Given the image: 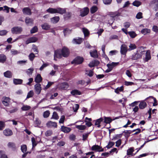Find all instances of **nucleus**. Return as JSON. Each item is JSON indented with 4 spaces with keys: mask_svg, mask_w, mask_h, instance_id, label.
Returning <instances> with one entry per match:
<instances>
[{
    "mask_svg": "<svg viewBox=\"0 0 158 158\" xmlns=\"http://www.w3.org/2000/svg\"><path fill=\"white\" fill-rule=\"evenodd\" d=\"M71 15V14L68 12L64 15V18L65 20H67L70 17Z\"/></svg>",
    "mask_w": 158,
    "mask_h": 158,
    "instance_id": "62",
    "label": "nucleus"
},
{
    "mask_svg": "<svg viewBox=\"0 0 158 158\" xmlns=\"http://www.w3.org/2000/svg\"><path fill=\"white\" fill-rule=\"evenodd\" d=\"M3 10L4 11H6L7 13H8L9 12L10 8L6 6H5L3 7Z\"/></svg>",
    "mask_w": 158,
    "mask_h": 158,
    "instance_id": "59",
    "label": "nucleus"
},
{
    "mask_svg": "<svg viewBox=\"0 0 158 158\" xmlns=\"http://www.w3.org/2000/svg\"><path fill=\"white\" fill-rule=\"evenodd\" d=\"M99 62L97 60H94L90 62L89 66L91 68L94 67L96 64H99Z\"/></svg>",
    "mask_w": 158,
    "mask_h": 158,
    "instance_id": "34",
    "label": "nucleus"
},
{
    "mask_svg": "<svg viewBox=\"0 0 158 158\" xmlns=\"http://www.w3.org/2000/svg\"><path fill=\"white\" fill-rule=\"evenodd\" d=\"M90 56L94 58H97L98 56L97 52L96 50H94L90 52Z\"/></svg>",
    "mask_w": 158,
    "mask_h": 158,
    "instance_id": "22",
    "label": "nucleus"
},
{
    "mask_svg": "<svg viewBox=\"0 0 158 158\" xmlns=\"http://www.w3.org/2000/svg\"><path fill=\"white\" fill-rule=\"evenodd\" d=\"M52 118L56 120H57L59 118V116L56 112H53V114L52 115Z\"/></svg>",
    "mask_w": 158,
    "mask_h": 158,
    "instance_id": "55",
    "label": "nucleus"
},
{
    "mask_svg": "<svg viewBox=\"0 0 158 158\" xmlns=\"http://www.w3.org/2000/svg\"><path fill=\"white\" fill-rule=\"evenodd\" d=\"M34 20L29 18V17H27L25 19V22L28 25L30 24H32Z\"/></svg>",
    "mask_w": 158,
    "mask_h": 158,
    "instance_id": "31",
    "label": "nucleus"
},
{
    "mask_svg": "<svg viewBox=\"0 0 158 158\" xmlns=\"http://www.w3.org/2000/svg\"><path fill=\"white\" fill-rule=\"evenodd\" d=\"M85 72L86 74L87 75L90 77H92L93 75L94 72L93 71V69L86 70Z\"/></svg>",
    "mask_w": 158,
    "mask_h": 158,
    "instance_id": "37",
    "label": "nucleus"
},
{
    "mask_svg": "<svg viewBox=\"0 0 158 158\" xmlns=\"http://www.w3.org/2000/svg\"><path fill=\"white\" fill-rule=\"evenodd\" d=\"M37 40L38 39L35 37H31L26 41V44H28L30 43L35 42L37 41Z\"/></svg>",
    "mask_w": 158,
    "mask_h": 158,
    "instance_id": "14",
    "label": "nucleus"
},
{
    "mask_svg": "<svg viewBox=\"0 0 158 158\" xmlns=\"http://www.w3.org/2000/svg\"><path fill=\"white\" fill-rule=\"evenodd\" d=\"M13 83L15 85H19L21 84L23 82V80L19 79H13Z\"/></svg>",
    "mask_w": 158,
    "mask_h": 158,
    "instance_id": "30",
    "label": "nucleus"
},
{
    "mask_svg": "<svg viewBox=\"0 0 158 158\" xmlns=\"http://www.w3.org/2000/svg\"><path fill=\"white\" fill-rule=\"evenodd\" d=\"M83 41V39L80 38L78 39H74L73 40V42L74 44H80Z\"/></svg>",
    "mask_w": 158,
    "mask_h": 158,
    "instance_id": "24",
    "label": "nucleus"
},
{
    "mask_svg": "<svg viewBox=\"0 0 158 158\" xmlns=\"http://www.w3.org/2000/svg\"><path fill=\"white\" fill-rule=\"evenodd\" d=\"M38 31V28L37 27H34L31 30V33H34Z\"/></svg>",
    "mask_w": 158,
    "mask_h": 158,
    "instance_id": "63",
    "label": "nucleus"
},
{
    "mask_svg": "<svg viewBox=\"0 0 158 158\" xmlns=\"http://www.w3.org/2000/svg\"><path fill=\"white\" fill-rule=\"evenodd\" d=\"M89 133H90V132L85 133L84 134L82 135L83 140L84 141V140H86L87 139L88 136V135L89 134Z\"/></svg>",
    "mask_w": 158,
    "mask_h": 158,
    "instance_id": "60",
    "label": "nucleus"
},
{
    "mask_svg": "<svg viewBox=\"0 0 158 158\" xmlns=\"http://www.w3.org/2000/svg\"><path fill=\"white\" fill-rule=\"evenodd\" d=\"M50 114V112L49 111L47 110L44 112L43 113V116L45 118H48Z\"/></svg>",
    "mask_w": 158,
    "mask_h": 158,
    "instance_id": "57",
    "label": "nucleus"
},
{
    "mask_svg": "<svg viewBox=\"0 0 158 158\" xmlns=\"http://www.w3.org/2000/svg\"><path fill=\"white\" fill-rule=\"evenodd\" d=\"M104 122L106 124L110 123L113 121L112 119L110 117H104Z\"/></svg>",
    "mask_w": 158,
    "mask_h": 158,
    "instance_id": "32",
    "label": "nucleus"
},
{
    "mask_svg": "<svg viewBox=\"0 0 158 158\" xmlns=\"http://www.w3.org/2000/svg\"><path fill=\"white\" fill-rule=\"evenodd\" d=\"M128 49L127 46L125 44H123L120 47V52L122 55H126Z\"/></svg>",
    "mask_w": 158,
    "mask_h": 158,
    "instance_id": "5",
    "label": "nucleus"
},
{
    "mask_svg": "<svg viewBox=\"0 0 158 158\" xmlns=\"http://www.w3.org/2000/svg\"><path fill=\"white\" fill-rule=\"evenodd\" d=\"M59 17L56 16L51 18V21L52 23H56L59 21Z\"/></svg>",
    "mask_w": 158,
    "mask_h": 158,
    "instance_id": "26",
    "label": "nucleus"
},
{
    "mask_svg": "<svg viewBox=\"0 0 158 158\" xmlns=\"http://www.w3.org/2000/svg\"><path fill=\"white\" fill-rule=\"evenodd\" d=\"M134 151L133 147L130 148L127 151V155H132V153Z\"/></svg>",
    "mask_w": 158,
    "mask_h": 158,
    "instance_id": "39",
    "label": "nucleus"
},
{
    "mask_svg": "<svg viewBox=\"0 0 158 158\" xmlns=\"http://www.w3.org/2000/svg\"><path fill=\"white\" fill-rule=\"evenodd\" d=\"M41 84L39 83L36 84L34 86L35 93L38 95L39 94L41 91L42 89Z\"/></svg>",
    "mask_w": 158,
    "mask_h": 158,
    "instance_id": "7",
    "label": "nucleus"
},
{
    "mask_svg": "<svg viewBox=\"0 0 158 158\" xmlns=\"http://www.w3.org/2000/svg\"><path fill=\"white\" fill-rule=\"evenodd\" d=\"M47 11L51 14H55L56 13L60 14H63L66 12V9L60 7L56 8H50L47 10Z\"/></svg>",
    "mask_w": 158,
    "mask_h": 158,
    "instance_id": "1",
    "label": "nucleus"
},
{
    "mask_svg": "<svg viewBox=\"0 0 158 158\" xmlns=\"http://www.w3.org/2000/svg\"><path fill=\"white\" fill-rule=\"evenodd\" d=\"M141 4V2L139 1L136 0L132 3V5L138 7Z\"/></svg>",
    "mask_w": 158,
    "mask_h": 158,
    "instance_id": "42",
    "label": "nucleus"
},
{
    "mask_svg": "<svg viewBox=\"0 0 158 158\" xmlns=\"http://www.w3.org/2000/svg\"><path fill=\"white\" fill-rule=\"evenodd\" d=\"M31 107L30 106L27 105H23L21 108V110L23 111H27L31 108Z\"/></svg>",
    "mask_w": 158,
    "mask_h": 158,
    "instance_id": "45",
    "label": "nucleus"
},
{
    "mask_svg": "<svg viewBox=\"0 0 158 158\" xmlns=\"http://www.w3.org/2000/svg\"><path fill=\"white\" fill-rule=\"evenodd\" d=\"M142 13L141 12H139L136 15V17L138 19H140L143 18L142 16Z\"/></svg>",
    "mask_w": 158,
    "mask_h": 158,
    "instance_id": "64",
    "label": "nucleus"
},
{
    "mask_svg": "<svg viewBox=\"0 0 158 158\" xmlns=\"http://www.w3.org/2000/svg\"><path fill=\"white\" fill-rule=\"evenodd\" d=\"M151 58V56L150 54V52L149 50H148L147 51L146 55L144 59V60L145 61L147 62L150 60Z\"/></svg>",
    "mask_w": 158,
    "mask_h": 158,
    "instance_id": "17",
    "label": "nucleus"
},
{
    "mask_svg": "<svg viewBox=\"0 0 158 158\" xmlns=\"http://www.w3.org/2000/svg\"><path fill=\"white\" fill-rule=\"evenodd\" d=\"M91 121V118H88L87 117H86L85 121V122H86V125L88 127L91 126L92 124L90 122Z\"/></svg>",
    "mask_w": 158,
    "mask_h": 158,
    "instance_id": "28",
    "label": "nucleus"
},
{
    "mask_svg": "<svg viewBox=\"0 0 158 158\" xmlns=\"http://www.w3.org/2000/svg\"><path fill=\"white\" fill-rule=\"evenodd\" d=\"M56 51H58V54L60 55L61 58L62 56L64 57H67L69 55V51L68 48L65 47H64L62 49H58L56 50Z\"/></svg>",
    "mask_w": 158,
    "mask_h": 158,
    "instance_id": "2",
    "label": "nucleus"
},
{
    "mask_svg": "<svg viewBox=\"0 0 158 158\" xmlns=\"http://www.w3.org/2000/svg\"><path fill=\"white\" fill-rule=\"evenodd\" d=\"M10 52L12 55L14 56L19 54V52L17 50L12 49L10 50Z\"/></svg>",
    "mask_w": 158,
    "mask_h": 158,
    "instance_id": "48",
    "label": "nucleus"
},
{
    "mask_svg": "<svg viewBox=\"0 0 158 158\" xmlns=\"http://www.w3.org/2000/svg\"><path fill=\"white\" fill-rule=\"evenodd\" d=\"M89 11V9L87 7H85L81 9L80 11V15L82 17L87 15Z\"/></svg>",
    "mask_w": 158,
    "mask_h": 158,
    "instance_id": "3",
    "label": "nucleus"
},
{
    "mask_svg": "<svg viewBox=\"0 0 158 158\" xmlns=\"http://www.w3.org/2000/svg\"><path fill=\"white\" fill-rule=\"evenodd\" d=\"M10 102V99L8 97H3V100H2V103L5 106H7Z\"/></svg>",
    "mask_w": 158,
    "mask_h": 158,
    "instance_id": "12",
    "label": "nucleus"
},
{
    "mask_svg": "<svg viewBox=\"0 0 158 158\" xmlns=\"http://www.w3.org/2000/svg\"><path fill=\"white\" fill-rule=\"evenodd\" d=\"M142 55L139 53H137L133 54L131 57V59L133 60H136L141 58Z\"/></svg>",
    "mask_w": 158,
    "mask_h": 158,
    "instance_id": "15",
    "label": "nucleus"
},
{
    "mask_svg": "<svg viewBox=\"0 0 158 158\" xmlns=\"http://www.w3.org/2000/svg\"><path fill=\"white\" fill-rule=\"evenodd\" d=\"M6 56L4 54H0V62L4 63L6 61Z\"/></svg>",
    "mask_w": 158,
    "mask_h": 158,
    "instance_id": "27",
    "label": "nucleus"
},
{
    "mask_svg": "<svg viewBox=\"0 0 158 158\" xmlns=\"http://www.w3.org/2000/svg\"><path fill=\"white\" fill-rule=\"evenodd\" d=\"M46 125L48 127H54L56 128L57 127V123L52 121H49L47 122Z\"/></svg>",
    "mask_w": 158,
    "mask_h": 158,
    "instance_id": "11",
    "label": "nucleus"
},
{
    "mask_svg": "<svg viewBox=\"0 0 158 158\" xmlns=\"http://www.w3.org/2000/svg\"><path fill=\"white\" fill-rule=\"evenodd\" d=\"M118 51L116 50H112L110 51L109 52V55L112 56L115 55L116 53H118Z\"/></svg>",
    "mask_w": 158,
    "mask_h": 158,
    "instance_id": "61",
    "label": "nucleus"
},
{
    "mask_svg": "<svg viewBox=\"0 0 158 158\" xmlns=\"http://www.w3.org/2000/svg\"><path fill=\"white\" fill-rule=\"evenodd\" d=\"M103 118H101L97 119L95 122V125L97 126L98 127H100L101 126L100 125V123L102 122L103 120Z\"/></svg>",
    "mask_w": 158,
    "mask_h": 158,
    "instance_id": "25",
    "label": "nucleus"
},
{
    "mask_svg": "<svg viewBox=\"0 0 158 158\" xmlns=\"http://www.w3.org/2000/svg\"><path fill=\"white\" fill-rule=\"evenodd\" d=\"M153 3L155 4V6L154 7V9L155 11L158 10V0H153L152 1Z\"/></svg>",
    "mask_w": 158,
    "mask_h": 158,
    "instance_id": "40",
    "label": "nucleus"
},
{
    "mask_svg": "<svg viewBox=\"0 0 158 158\" xmlns=\"http://www.w3.org/2000/svg\"><path fill=\"white\" fill-rule=\"evenodd\" d=\"M129 47V48L128 49V50L129 51L135 49L136 48L135 45L134 44H130Z\"/></svg>",
    "mask_w": 158,
    "mask_h": 158,
    "instance_id": "43",
    "label": "nucleus"
},
{
    "mask_svg": "<svg viewBox=\"0 0 158 158\" xmlns=\"http://www.w3.org/2000/svg\"><path fill=\"white\" fill-rule=\"evenodd\" d=\"M0 158H7V156L4 154V152L3 151H0Z\"/></svg>",
    "mask_w": 158,
    "mask_h": 158,
    "instance_id": "50",
    "label": "nucleus"
},
{
    "mask_svg": "<svg viewBox=\"0 0 158 158\" xmlns=\"http://www.w3.org/2000/svg\"><path fill=\"white\" fill-rule=\"evenodd\" d=\"M98 8L97 6H93L90 9V11L91 14H93L95 13L98 10Z\"/></svg>",
    "mask_w": 158,
    "mask_h": 158,
    "instance_id": "38",
    "label": "nucleus"
},
{
    "mask_svg": "<svg viewBox=\"0 0 158 158\" xmlns=\"http://www.w3.org/2000/svg\"><path fill=\"white\" fill-rule=\"evenodd\" d=\"M83 60L84 59L82 57L77 56L71 62V63L72 64H81L83 62Z\"/></svg>",
    "mask_w": 158,
    "mask_h": 158,
    "instance_id": "6",
    "label": "nucleus"
},
{
    "mask_svg": "<svg viewBox=\"0 0 158 158\" xmlns=\"http://www.w3.org/2000/svg\"><path fill=\"white\" fill-rule=\"evenodd\" d=\"M128 34L131 38H134L137 35L133 31H130L128 32Z\"/></svg>",
    "mask_w": 158,
    "mask_h": 158,
    "instance_id": "46",
    "label": "nucleus"
},
{
    "mask_svg": "<svg viewBox=\"0 0 158 158\" xmlns=\"http://www.w3.org/2000/svg\"><path fill=\"white\" fill-rule=\"evenodd\" d=\"M138 102H140L139 104V107L140 109H143L147 107V104L145 100L141 101H138Z\"/></svg>",
    "mask_w": 158,
    "mask_h": 158,
    "instance_id": "9",
    "label": "nucleus"
},
{
    "mask_svg": "<svg viewBox=\"0 0 158 158\" xmlns=\"http://www.w3.org/2000/svg\"><path fill=\"white\" fill-rule=\"evenodd\" d=\"M69 85L67 82L62 83L59 85V89L61 90H66L68 87Z\"/></svg>",
    "mask_w": 158,
    "mask_h": 158,
    "instance_id": "10",
    "label": "nucleus"
},
{
    "mask_svg": "<svg viewBox=\"0 0 158 158\" xmlns=\"http://www.w3.org/2000/svg\"><path fill=\"white\" fill-rule=\"evenodd\" d=\"M23 12L24 14L30 15L31 12V9L28 7H25L23 9Z\"/></svg>",
    "mask_w": 158,
    "mask_h": 158,
    "instance_id": "16",
    "label": "nucleus"
},
{
    "mask_svg": "<svg viewBox=\"0 0 158 158\" xmlns=\"http://www.w3.org/2000/svg\"><path fill=\"white\" fill-rule=\"evenodd\" d=\"M154 98H155L152 96H150L146 98L145 100L146 101L148 104L152 103L154 101Z\"/></svg>",
    "mask_w": 158,
    "mask_h": 158,
    "instance_id": "21",
    "label": "nucleus"
},
{
    "mask_svg": "<svg viewBox=\"0 0 158 158\" xmlns=\"http://www.w3.org/2000/svg\"><path fill=\"white\" fill-rule=\"evenodd\" d=\"M82 31L84 34L85 36H88L89 34V32L87 29L85 28H83Z\"/></svg>",
    "mask_w": 158,
    "mask_h": 158,
    "instance_id": "47",
    "label": "nucleus"
},
{
    "mask_svg": "<svg viewBox=\"0 0 158 158\" xmlns=\"http://www.w3.org/2000/svg\"><path fill=\"white\" fill-rule=\"evenodd\" d=\"M4 76L6 78H11L12 77V73L10 71L8 70L4 73Z\"/></svg>",
    "mask_w": 158,
    "mask_h": 158,
    "instance_id": "19",
    "label": "nucleus"
},
{
    "mask_svg": "<svg viewBox=\"0 0 158 158\" xmlns=\"http://www.w3.org/2000/svg\"><path fill=\"white\" fill-rule=\"evenodd\" d=\"M34 69L33 68H30L26 71V73L28 75H30L32 74Z\"/></svg>",
    "mask_w": 158,
    "mask_h": 158,
    "instance_id": "44",
    "label": "nucleus"
},
{
    "mask_svg": "<svg viewBox=\"0 0 158 158\" xmlns=\"http://www.w3.org/2000/svg\"><path fill=\"white\" fill-rule=\"evenodd\" d=\"M34 94V92L32 90L30 91L27 94V98H28L32 97Z\"/></svg>",
    "mask_w": 158,
    "mask_h": 158,
    "instance_id": "52",
    "label": "nucleus"
},
{
    "mask_svg": "<svg viewBox=\"0 0 158 158\" xmlns=\"http://www.w3.org/2000/svg\"><path fill=\"white\" fill-rule=\"evenodd\" d=\"M3 133L4 135L7 136H10L13 134L12 131L9 129H7L4 130Z\"/></svg>",
    "mask_w": 158,
    "mask_h": 158,
    "instance_id": "13",
    "label": "nucleus"
},
{
    "mask_svg": "<svg viewBox=\"0 0 158 158\" xmlns=\"http://www.w3.org/2000/svg\"><path fill=\"white\" fill-rule=\"evenodd\" d=\"M42 78L40 74L37 75L35 79V81L36 82L39 83L40 82L42 81Z\"/></svg>",
    "mask_w": 158,
    "mask_h": 158,
    "instance_id": "33",
    "label": "nucleus"
},
{
    "mask_svg": "<svg viewBox=\"0 0 158 158\" xmlns=\"http://www.w3.org/2000/svg\"><path fill=\"white\" fill-rule=\"evenodd\" d=\"M61 130L64 133H69L71 130V129L69 127H68L63 126L61 127Z\"/></svg>",
    "mask_w": 158,
    "mask_h": 158,
    "instance_id": "18",
    "label": "nucleus"
},
{
    "mask_svg": "<svg viewBox=\"0 0 158 158\" xmlns=\"http://www.w3.org/2000/svg\"><path fill=\"white\" fill-rule=\"evenodd\" d=\"M8 147L12 148H14L15 147V144L12 142H9L7 144Z\"/></svg>",
    "mask_w": 158,
    "mask_h": 158,
    "instance_id": "58",
    "label": "nucleus"
},
{
    "mask_svg": "<svg viewBox=\"0 0 158 158\" xmlns=\"http://www.w3.org/2000/svg\"><path fill=\"white\" fill-rule=\"evenodd\" d=\"M5 127V123L2 121H0V131L2 130Z\"/></svg>",
    "mask_w": 158,
    "mask_h": 158,
    "instance_id": "56",
    "label": "nucleus"
},
{
    "mask_svg": "<svg viewBox=\"0 0 158 158\" xmlns=\"http://www.w3.org/2000/svg\"><path fill=\"white\" fill-rule=\"evenodd\" d=\"M41 26L42 29L45 30H49L50 28V26L47 23H45L41 25Z\"/></svg>",
    "mask_w": 158,
    "mask_h": 158,
    "instance_id": "29",
    "label": "nucleus"
},
{
    "mask_svg": "<svg viewBox=\"0 0 158 158\" xmlns=\"http://www.w3.org/2000/svg\"><path fill=\"white\" fill-rule=\"evenodd\" d=\"M76 127L80 130H84L85 129L86 127L84 125H80L76 126Z\"/></svg>",
    "mask_w": 158,
    "mask_h": 158,
    "instance_id": "49",
    "label": "nucleus"
},
{
    "mask_svg": "<svg viewBox=\"0 0 158 158\" xmlns=\"http://www.w3.org/2000/svg\"><path fill=\"white\" fill-rule=\"evenodd\" d=\"M58 51H56L55 50L54 51V60L56 61L57 60L56 59V58H61L60 55L58 54Z\"/></svg>",
    "mask_w": 158,
    "mask_h": 158,
    "instance_id": "36",
    "label": "nucleus"
},
{
    "mask_svg": "<svg viewBox=\"0 0 158 158\" xmlns=\"http://www.w3.org/2000/svg\"><path fill=\"white\" fill-rule=\"evenodd\" d=\"M28 57L30 60L31 61H32L35 57V56L33 53H31L29 54Z\"/></svg>",
    "mask_w": 158,
    "mask_h": 158,
    "instance_id": "54",
    "label": "nucleus"
},
{
    "mask_svg": "<svg viewBox=\"0 0 158 158\" xmlns=\"http://www.w3.org/2000/svg\"><path fill=\"white\" fill-rule=\"evenodd\" d=\"M123 133L124 134L125 137L128 138L130 134H131V131L126 130L123 132Z\"/></svg>",
    "mask_w": 158,
    "mask_h": 158,
    "instance_id": "41",
    "label": "nucleus"
},
{
    "mask_svg": "<svg viewBox=\"0 0 158 158\" xmlns=\"http://www.w3.org/2000/svg\"><path fill=\"white\" fill-rule=\"evenodd\" d=\"M124 88L123 86L118 87L116 89L114 90V92L117 94H119V92L123 91V90Z\"/></svg>",
    "mask_w": 158,
    "mask_h": 158,
    "instance_id": "35",
    "label": "nucleus"
},
{
    "mask_svg": "<svg viewBox=\"0 0 158 158\" xmlns=\"http://www.w3.org/2000/svg\"><path fill=\"white\" fill-rule=\"evenodd\" d=\"M21 150L24 153L26 152L27 150V147L26 145H23L21 146Z\"/></svg>",
    "mask_w": 158,
    "mask_h": 158,
    "instance_id": "51",
    "label": "nucleus"
},
{
    "mask_svg": "<svg viewBox=\"0 0 158 158\" xmlns=\"http://www.w3.org/2000/svg\"><path fill=\"white\" fill-rule=\"evenodd\" d=\"M54 83V82H48L47 85L44 87V89L45 90L48 89L50 86Z\"/></svg>",
    "mask_w": 158,
    "mask_h": 158,
    "instance_id": "53",
    "label": "nucleus"
},
{
    "mask_svg": "<svg viewBox=\"0 0 158 158\" xmlns=\"http://www.w3.org/2000/svg\"><path fill=\"white\" fill-rule=\"evenodd\" d=\"M11 31L13 34H20L22 31V28L21 27H13L11 29Z\"/></svg>",
    "mask_w": 158,
    "mask_h": 158,
    "instance_id": "4",
    "label": "nucleus"
},
{
    "mask_svg": "<svg viewBox=\"0 0 158 158\" xmlns=\"http://www.w3.org/2000/svg\"><path fill=\"white\" fill-rule=\"evenodd\" d=\"M92 151H94L97 152H103L104 150L101 147L98 145H93L91 148Z\"/></svg>",
    "mask_w": 158,
    "mask_h": 158,
    "instance_id": "8",
    "label": "nucleus"
},
{
    "mask_svg": "<svg viewBox=\"0 0 158 158\" xmlns=\"http://www.w3.org/2000/svg\"><path fill=\"white\" fill-rule=\"evenodd\" d=\"M150 30L148 28H144L141 31V33L144 35H147L148 34L150 33Z\"/></svg>",
    "mask_w": 158,
    "mask_h": 158,
    "instance_id": "23",
    "label": "nucleus"
},
{
    "mask_svg": "<svg viewBox=\"0 0 158 158\" xmlns=\"http://www.w3.org/2000/svg\"><path fill=\"white\" fill-rule=\"evenodd\" d=\"M71 94L73 96L80 95L81 94V93L80 91L76 89H74L71 91Z\"/></svg>",
    "mask_w": 158,
    "mask_h": 158,
    "instance_id": "20",
    "label": "nucleus"
}]
</instances>
